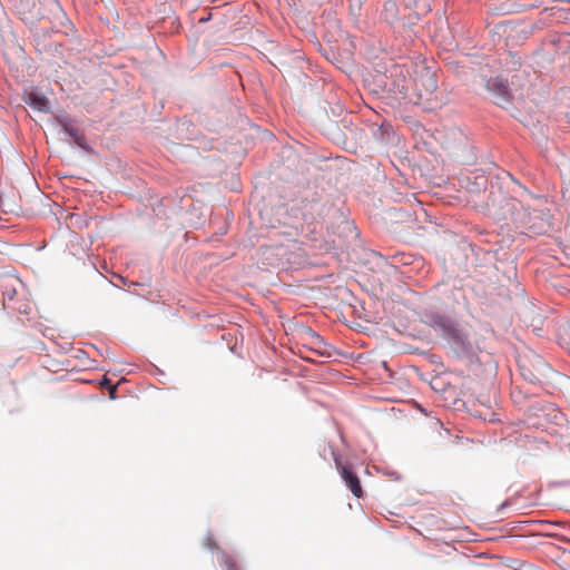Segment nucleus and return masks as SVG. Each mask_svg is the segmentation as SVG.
<instances>
[{"instance_id":"obj_1","label":"nucleus","mask_w":570,"mask_h":570,"mask_svg":"<svg viewBox=\"0 0 570 570\" xmlns=\"http://www.w3.org/2000/svg\"><path fill=\"white\" fill-rule=\"evenodd\" d=\"M428 324L455 346L465 348L468 335L452 318L441 314H431L428 316Z\"/></svg>"},{"instance_id":"obj_2","label":"nucleus","mask_w":570,"mask_h":570,"mask_svg":"<svg viewBox=\"0 0 570 570\" xmlns=\"http://www.w3.org/2000/svg\"><path fill=\"white\" fill-rule=\"evenodd\" d=\"M520 373L530 383H541L549 372L548 364L537 354L530 353L519 358Z\"/></svg>"},{"instance_id":"obj_3","label":"nucleus","mask_w":570,"mask_h":570,"mask_svg":"<svg viewBox=\"0 0 570 570\" xmlns=\"http://www.w3.org/2000/svg\"><path fill=\"white\" fill-rule=\"evenodd\" d=\"M436 88L435 75L429 69L422 70L414 79V89L419 99L430 100Z\"/></svg>"},{"instance_id":"obj_4","label":"nucleus","mask_w":570,"mask_h":570,"mask_svg":"<svg viewBox=\"0 0 570 570\" xmlns=\"http://www.w3.org/2000/svg\"><path fill=\"white\" fill-rule=\"evenodd\" d=\"M333 455H334L335 466H336L340 475L344 480L345 484L348 487L351 492L356 498H361L363 495V489L361 487L358 476L347 465H344L342 463L338 455H336L335 453H333Z\"/></svg>"},{"instance_id":"obj_5","label":"nucleus","mask_w":570,"mask_h":570,"mask_svg":"<svg viewBox=\"0 0 570 570\" xmlns=\"http://www.w3.org/2000/svg\"><path fill=\"white\" fill-rule=\"evenodd\" d=\"M24 101L27 105H29L30 107H32L36 110H39V111H48L49 110L48 99L38 92H35V91L28 92Z\"/></svg>"},{"instance_id":"obj_6","label":"nucleus","mask_w":570,"mask_h":570,"mask_svg":"<svg viewBox=\"0 0 570 570\" xmlns=\"http://www.w3.org/2000/svg\"><path fill=\"white\" fill-rule=\"evenodd\" d=\"M308 335H309V344L312 345L313 350L321 355L325 354L326 350H327V345L325 344L323 338L317 333H315L313 331H309Z\"/></svg>"},{"instance_id":"obj_7","label":"nucleus","mask_w":570,"mask_h":570,"mask_svg":"<svg viewBox=\"0 0 570 570\" xmlns=\"http://www.w3.org/2000/svg\"><path fill=\"white\" fill-rule=\"evenodd\" d=\"M560 344L570 353V324L559 334Z\"/></svg>"},{"instance_id":"obj_8","label":"nucleus","mask_w":570,"mask_h":570,"mask_svg":"<svg viewBox=\"0 0 570 570\" xmlns=\"http://www.w3.org/2000/svg\"><path fill=\"white\" fill-rule=\"evenodd\" d=\"M63 128H65V130H66L70 136H72V137H75V138H77V137H78V131H77V129H76V128L70 127V126H69V125H67V124H65V125H63Z\"/></svg>"},{"instance_id":"obj_9","label":"nucleus","mask_w":570,"mask_h":570,"mask_svg":"<svg viewBox=\"0 0 570 570\" xmlns=\"http://www.w3.org/2000/svg\"><path fill=\"white\" fill-rule=\"evenodd\" d=\"M225 564L228 570H237V567H236L235 562H233L232 559H226Z\"/></svg>"},{"instance_id":"obj_10","label":"nucleus","mask_w":570,"mask_h":570,"mask_svg":"<svg viewBox=\"0 0 570 570\" xmlns=\"http://www.w3.org/2000/svg\"><path fill=\"white\" fill-rule=\"evenodd\" d=\"M116 391H117V387L115 385H110V387H109L110 399H116Z\"/></svg>"},{"instance_id":"obj_11","label":"nucleus","mask_w":570,"mask_h":570,"mask_svg":"<svg viewBox=\"0 0 570 570\" xmlns=\"http://www.w3.org/2000/svg\"><path fill=\"white\" fill-rule=\"evenodd\" d=\"M13 295H14V289H12L11 292L7 291L4 293V297L9 301H11L13 298Z\"/></svg>"},{"instance_id":"obj_12","label":"nucleus","mask_w":570,"mask_h":570,"mask_svg":"<svg viewBox=\"0 0 570 570\" xmlns=\"http://www.w3.org/2000/svg\"><path fill=\"white\" fill-rule=\"evenodd\" d=\"M452 135L458 136L460 139H462V137H463L462 132L459 129H453Z\"/></svg>"},{"instance_id":"obj_13","label":"nucleus","mask_w":570,"mask_h":570,"mask_svg":"<svg viewBox=\"0 0 570 570\" xmlns=\"http://www.w3.org/2000/svg\"><path fill=\"white\" fill-rule=\"evenodd\" d=\"M500 91H501L502 95L507 94V86L503 85L502 82H500Z\"/></svg>"},{"instance_id":"obj_14","label":"nucleus","mask_w":570,"mask_h":570,"mask_svg":"<svg viewBox=\"0 0 570 570\" xmlns=\"http://www.w3.org/2000/svg\"><path fill=\"white\" fill-rule=\"evenodd\" d=\"M101 385H104V386H105V385H109V386H110L111 384H110V381H109V380L104 379V381L101 382Z\"/></svg>"},{"instance_id":"obj_15","label":"nucleus","mask_w":570,"mask_h":570,"mask_svg":"<svg viewBox=\"0 0 570 570\" xmlns=\"http://www.w3.org/2000/svg\"><path fill=\"white\" fill-rule=\"evenodd\" d=\"M498 82H499L498 80H491V81H489V86H494V85H497Z\"/></svg>"}]
</instances>
